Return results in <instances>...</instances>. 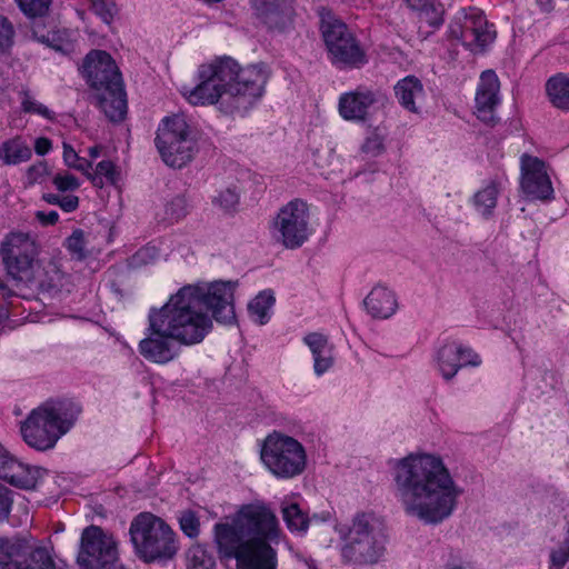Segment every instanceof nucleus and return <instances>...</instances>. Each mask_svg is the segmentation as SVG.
<instances>
[{"label":"nucleus","instance_id":"obj_1","mask_svg":"<svg viewBox=\"0 0 569 569\" xmlns=\"http://www.w3.org/2000/svg\"><path fill=\"white\" fill-rule=\"evenodd\" d=\"M231 282L216 281L208 287L184 286L160 308L149 311V336L140 341V353L156 363L176 358L179 346L200 343L212 329L210 309L218 322L234 318Z\"/></svg>","mask_w":569,"mask_h":569},{"label":"nucleus","instance_id":"obj_2","mask_svg":"<svg viewBox=\"0 0 569 569\" xmlns=\"http://www.w3.org/2000/svg\"><path fill=\"white\" fill-rule=\"evenodd\" d=\"M395 480L406 513L426 523L448 518L460 493L441 458L433 455L401 459Z\"/></svg>","mask_w":569,"mask_h":569},{"label":"nucleus","instance_id":"obj_3","mask_svg":"<svg viewBox=\"0 0 569 569\" xmlns=\"http://www.w3.org/2000/svg\"><path fill=\"white\" fill-rule=\"evenodd\" d=\"M278 521L262 501L243 505L224 522L216 523L219 553L236 558L238 569H276V551L269 540L277 537Z\"/></svg>","mask_w":569,"mask_h":569},{"label":"nucleus","instance_id":"obj_4","mask_svg":"<svg viewBox=\"0 0 569 569\" xmlns=\"http://www.w3.org/2000/svg\"><path fill=\"white\" fill-rule=\"evenodd\" d=\"M84 74L94 90L93 99L106 117L113 122L127 114V94L121 73L112 57L102 50H92L83 63Z\"/></svg>","mask_w":569,"mask_h":569},{"label":"nucleus","instance_id":"obj_5","mask_svg":"<svg viewBox=\"0 0 569 569\" xmlns=\"http://www.w3.org/2000/svg\"><path fill=\"white\" fill-rule=\"evenodd\" d=\"M199 77H211L222 89L238 92L234 100L240 108H246L253 99L259 98L268 80L262 67L250 66L241 69L236 60L228 57L202 64Z\"/></svg>","mask_w":569,"mask_h":569},{"label":"nucleus","instance_id":"obj_6","mask_svg":"<svg viewBox=\"0 0 569 569\" xmlns=\"http://www.w3.org/2000/svg\"><path fill=\"white\" fill-rule=\"evenodd\" d=\"M341 553L357 565L377 563L385 553L387 536L383 520L373 512H360L352 519Z\"/></svg>","mask_w":569,"mask_h":569},{"label":"nucleus","instance_id":"obj_7","mask_svg":"<svg viewBox=\"0 0 569 569\" xmlns=\"http://www.w3.org/2000/svg\"><path fill=\"white\" fill-rule=\"evenodd\" d=\"M130 535L137 555L144 562L170 560L179 549L172 528L150 512H142L134 518Z\"/></svg>","mask_w":569,"mask_h":569},{"label":"nucleus","instance_id":"obj_8","mask_svg":"<svg viewBox=\"0 0 569 569\" xmlns=\"http://www.w3.org/2000/svg\"><path fill=\"white\" fill-rule=\"evenodd\" d=\"M70 427L71 421L62 417L61 409L53 402H46L30 412L21 425V433L30 447L48 450Z\"/></svg>","mask_w":569,"mask_h":569},{"label":"nucleus","instance_id":"obj_9","mask_svg":"<svg viewBox=\"0 0 569 569\" xmlns=\"http://www.w3.org/2000/svg\"><path fill=\"white\" fill-rule=\"evenodd\" d=\"M320 30L331 62L341 67H358L365 62V52L346 23L330 10L319 9Z\"/></svg>","mask_w":569,"mask_h":569},{"label":"nucleus","instance_id":"obj_10","mask_svg":"<svg viewBox=\"0 0 569 569\" xmlns=\"http://www.w3.org/2000/svg\"><path fill=\"white\" fill-rule=\"evenodd\" d=\"M306 459L302 445L292 437L273 432L263 441L261 460L277 477L292 478L301 473Z\"/></svg>","mask_w":569,"mask_h":569},{"label":"nucleus","instance_id":"obj_11","mask_svg":"<svg viewBox=\"0 0 569 569\" xmlns=\"http://www.w3.org/2000/svg\"><path fill=\"white\" fill-rule=\"evenodd\" d=\"M157 149L163 162L172 168H182L196 153V142L190 138L189 126L182 116L163 120L156 137Z\"/></svg>","mask_w":569,"mask_h":569},{"label":"nucleus","instance_id":"obj_12","mask_svg":"<svg viewBox=\"0 0 569 569\" xmlns=\"http://www.w3.org/2000/svg\"><path fill=\"white\" fill-rule=\"evenodd\" d=\"M117 547L113 539L99 527L83 530L78 563L81 569H117Z\"/></svg>","mask_w":569,"mask_h":569},{"label":"nucleus","instance_id":"obj_13","mask_svg":"<svg viewBox=\"0 0 569 569\" xmlns=\"http://www.w3.org/2000/svg\"><path fill=\"white\" fill-rule=\"evenodd\" d=\"M39 247L24 232H11L2 244V257L8 274L14 280L28 279L29 269L38 261Z\"/></svg>","mask_w":569,"mask_h":569},{"label":"nucleus","instance_id":"obj_14","mask_svg":"<svg viewBox=\"0 0 569 569\" xmlns=\"http://www.w3.org/2000/svg\"><path fill=\"white\" fill-rule=\"evenodd\" d=\"M308 207L303 201L293 200L283 206L273 222L279 233L278 241L288 249L302 246L308 238Z\"/></svg>","mask_w":569,"mask_h":569},{"label":"nucleus","instance_id":"obj_15","mask_svg":"<svg viewBox=\"0 0 569 569\" xmlns=\"http://www.w3.org/2000/svg\"><path fill=\"white\" fill-rule=\"evenodd\" d=\"M520 186L522 192L531 199L550 200L553 194L545 162L527 153L521 157Z\"/></svg>","mask_w":569,"mask_h":569},{"label":"nucleus","instance_id":"obj_16","mask_svg":"<svg viewBox=\"0 0 569 569\" xmlns=\"http://www.w3.org/2000/svg\"><path fill=\"white\" fill-rule=\"evenodd\" d=\"M452 39L461 40L467 47L483 49L496 38V32L488 28L481 13L471 12L463 14V22L457 19L449 27Z\"/></svg>","mask_w":569,"mask_h":569},{"label":"nucleus","instance_id":"obj_17","mask_svg":"<svg viewBox=\"0 0 569 569\" xmlns=\"http://www.w3.org/2000/svg\"><path fill=\"white\" fill-rule=\"evenodd\" d=\"M199 78L200 83L188 93H184L191 104L204 106L219 103L220 109L226 113H232L241 109L239 103L234 100L238 92H233L232 89H222L211 77Z\"/></svg>","mask_w":569,"mask_h":569},{"label":"nucleus","instance_id":"obj_18","mask_svg":"<svg viewBox=\"0 0 569 569\" xmlns=\"http://www.w3.org/2000/svg\"><path fill=\"white\" fill-rule=\"evenodd\" d=\"M46 470L39 467H31L18 461L0 443V478L10 485L22 488L33 489Z\"/></svg>","mask_w":569,"mask_h":569},{"label":"nucleus","instance_id":"obj_19","mask_svg":"<svg viewBox=\"0 0 569 569\" xmlns=\"http://www.w3.org/2000/svg\"><path fill=\"white\" fill-rule=\"evenodd\" d=\"M500 83L497 74L487 70L480 77V83L476 94V114L487 124H495V109L499 103Z\"/></svg>","mask_w":569,"mask_h":569},{"label":"nucleus","instance_id":"obj_20","mask_svg":"<svg viewBox=\"0 0 569 569\" xmlns=\"http://www.w3.org/2000/svg\"><path fill=\"white\" fill-rule=\"evenodd\" d=\"M29 272L28 279H19L18 281L34 286L43 292L58 291L63 286V273L53 261L38 260L29 269Z\"/></svg>","mask_w":569,"mask_h":569},{"label":"nucleus","instance_id":"obj_21","mask_svg":"<svg viewBox=\"0 0 569 569\" xmlns=\"http://www.w3.org/2000/svg\"><path fill=\"white\" fill-rule=\"evenodd\" d=\"M440 371L445 379H451L465 365H478L477 356L471 350L457 345H446L438 353Z\"/></svg>","mask_w":569,"mask_h":569},{"label":"nucleus","instance_id":"obj_22","mask_svg":"<svg viewBox=\"0 0 569 569\" xmlns=\"http://www.w3.org/2000/svg\"><path fill=\"white\" fill-rule=\"evenodd\" d=\"M256 17L269 30L284 31L291 27L293 22V7L291 0L277 2L268 8H260L254 10Z\"/></svg>","mask_w":569,"mask_h":569},{"label":"nucleus","instance_id":"obj_23","mask_svg":"<svg viewBox=\"0 0 569 569\" xmlns=\"http://www.w3.org/2000/svg\"><path fill=\"white\" fill-rule=\"evenodd\" d=\"M376 101L371 91H356L343 94L339 101L340 114L347 120L365 119L368 108Z\"/></svg>","mask_w":569,"mask_h":569},{"label":"nucleus","instance_id":"obj_24","mask_svg":"<svg viewBox=\"0 0 569 569\" xmlns=\"http://www.w3.org/2000/svg\"><path fill=\"white\" fill-rule=\"evenodd\" d=\"M365 306L373 318L386 319L395 313L397 301L391 291L377 286L366 297Z\"/></svg>","mask_w":569,"mask_h":569},{"label":"nucleus","instance_id":"obj_25","mask_svg":"<svg viewBox=\"0 0 569 569\" xmlns=\"http://www.w3.org/2000/svg\"><path fill=\"white\" fill-rule=\"evenodd\" d=\"M423 87L420 80L413 76H408L395 86V93L399 103L408 111L417 113L418 107L416 100L422 96Z\"/></svg>","mask_w":569,"mask_h":569},{"label":"nucleus","instance_id":"obj_26","mask_svg":"<svg viewBox=\"0 0 569 569\" xmlns=\"http://www.w3.org/2000/svg\"><path fill=\"white\" fill-rule=\"evenodd\" d=\"M546 93L549 102L556 109L569 111V76L557 73L546 82Z\"/></svg>","mask_w":569,"mask_h":569},{"label":"nucleus","instance_id":"obj_27","mask_svg":"<svg viewBox=\"0 0 569 569\" xmlns=\"http://www.w3.org/2000/svg\"><path fill=\"white\" fill-rule=\"evenodd\" d=\"M31 154L32 151L30 147L19 137L3 142L0 147V159L6 164H17L28 161Z\"/></svg>","mask_w":569,"mask_h":569},{"label":"nucleus","instance_id":"obj_28","mask_svg":"<svg viewBox=\"0 0 569 569\" xmlns=\"http://www.w3.org/2000/svg\"><path fill=\"white\" fill-rule=\"evenodd\" d=\"M30 547L24 539L0 537V557L4 561L20 563V558L27 557Z\"/></svg>","mask_w":569,"mask_h":569},{"label":"nucleus","instance_id":"obj_29","mask_svg":"<svg viewBox=\"0 0 569 569\" xmlns=\"http://www.w3.org/2000/svg\"><path fill=\"white\" fill-rule=\"evenodd\" d=\"M273 303V295L270 291H263L249 303L248 310L256 322L264 325L269 319L268 312Z\"/></svg>","mask_w":569,"mask_h":569},{"label":"nucleus","instance_id":"obj_30","mask_svg":"<svg viewBox=\"0 0 569 569\" xmlns=\"http://www.w3.org/2000/svg\"><path fill=\"white\" fill-rule=\"evenodd\" d=\"M187 569H214L216 560L208 550L196 545L188 549L186 553Z\"/></svg>","mask_w":569,"mask_h":569},{"label":"nucleus","instance_id":"obj_31","mask_svg":"<svg viewBox=\"0 0 569 569\" xmlns=\"http://www.w3.org/2000/svg\"><path fill=\"white\" fill-rule=\"evenodd\" d=\"M282 516L288 528L292 531L303 532L308 528V517L298 503H290L282 507Z\"/></svg>","mask_w":569,"mask_h":569},{"label":"nucleus","instance_id":"obj_32","mask_svg":"<svg viewBox=\"0 0 569 569\" xmlns=\"http://www.w3.org/2000/svg\"><path fill=\"white\" fill-rule=\"evenodd\" d=\"M103 178L107 182L116 184L119 173L112 161L103 160L97 164L94 173H88V179L91 180L94 187L102 188L104 184Z\"/></svg>","mask_w":569,"mask_h":569},{"label":"nucleus","instance_id":"obj_33","mask_svg":"<svg viewBox=\"0 0 569 569\" xmlns=\"http://www.w3.org/2000/svg\"><path fill=\"white\" fill-rule=\"evenodd\" d=\"M66 247L73 258L83 260L92 253V249L88 248V240L82 230L77 229L66 240Z\"/></svg>","mask_w":569,"mask_h":569},{"label":"nucleus","instance_id":"obj_34","mask_svg":"<svg viewBox=\"0 0 569 569\" xmlns=\"http://www.w3.org/2000/svg\"><path fill=\"white\" fill-rule=\"evenodd\" d=\"M497 184L491 182L475 194V204L482 214L488 216L497 204Z\"/></svg>","mask_w":569,"mask_h":569},{"label":"nucleus","instance_id":"obj_35","mask_svg":"<svg viewBox=\"0 0 569 569\" xmlns=\"http://www.w3.org/2000/svg\"><path fill=\"white\" fill-rule=\"evenodd\" d=\"M22 569H56V565L46 548H36L27 555Z\"/></svg>","mask_w":569,"mask_h":569},{"label":"nucleus","instance_id":"obj_36","mask_svg":"<svg viewBox=\"0 0 569 569\" xmlns=\"http://www.w3.org/2000/svg\"><path fill=\"white\" fill-rule=\"evenodd\" d=\"M569 560V530L556 548L550 551V569H561Z\"/></svg>","mask_w":569,"mask_h":569},{"label":"nucleus","instance_id":"obj_37","mask_svg":"<svg viewBox=\"0 0 569 569\" xmlns=\"http://www.w3.org/2000/svg\"><path fill=\"white\" fill-rule=\"evenodd\" d=\"M20 10L30 18L43 17L48 13L51 0H17Z\"/></svg>","mask_w":569,"mask_h":569},{"label":"nucleus","instance_id":"obj_38","mask_svg":"<svg viewBox=\"0 0 569 569\" xmlns=\"http://www.w3.org/2000/svg\"><path fill=\"white\" fill-rule=\"evenodd\" d=\"M21 94V108L23 112L37 113L46 119L53 118V113L44 104L36 101L29 91H23Z\"/></svg>","mask_w":569,"mask_h":569},{"label":"nucleus","instance_id":"obj_39","mask_svg":"<svg viewBox=\"0 0 569 569\" xmlns=\"http://www.w3.org/2000/svg\"><path fill=\"white\" fill-rule=\"evenodd\" d=\"M181 530L190 538L199 533L200 522L196 513L191 510L183 511L179 518Z\"/></svg>","mask_w":569,"mask_h":569},{"label":"nucleus","instance_id":"obj_40","mask_svg":"<svg viewBox=\"0 0 569 569\" xmlns=\"http://www.w3.org/2000/svg\"><path fill=\"white\" fill-rule=\"evenodd\" d=\"M166 213L172 220H179L187 216L188 203L184 197L177 196L172 198L166 206Z\"/></svg>","mask_w":569,"mask_h":569},{"label":"nucleus","instance_id":"obj_41","mask_svg":"<svg viewBox=\"0 0 569 569\" xmlns=\"http://www.w3.org/2000/svg\"><path fill=\"white\" fill-rule=\"evenodd\" d=\"M305 342L309 347L313 356L320 353H328V351L330 350L328 346V338L322 333H309L305 337Z\"/></svg>","mask_w":569,"mask_h":569},{"label":"nucleus","instance_id":"obj_42","mask_svg":"<svg viewBox=\"0 0 569 569\" xmlns=\"http://www.w3.org/2000/svg\"><path fill=\"white\" fill-rule=\"evenodd\" d=\"M14 29L12 23L0 14V52L9 49L13 43Z\"/></svg>","mask_w":569,"mask_h":569},{"label":"nucleus","instance_id":"obj_43","mask_svg":"<svg viewBox=\"0 0 569 569\" xmlns=\"http://www.w3.org/2000/svg\"><path fill=\"white\" fill-rule=\"evenodd\" d=\"M92 7L94 12L99 14L106 23H110L116 11V6L112 0H92Z\"/></svg>","mask_w":569,"mask_h":569},{"label":"nucleus","instance_id":"obj_44","mask_svg":"<svg viewBox=\"0 0 569 569\" xmlns=\"http://www.w3.org/2000/svg\"><path fill=\"white\" fill-rule=\"evenodd\" d=\"M59 191H72L79 188L78 179L68 172L57 173L52 180Z\"/></svg>","mask_w":569,"mask_h":569},{"label":"nucleus","instance_id":"obj_45","mask_svg":"<svg viewBox=\"0 0 569 569\" xmlns=\"http://www.w3.org/2000/svg\"><path fill=\"white\" fill-rule=\"evenodd\" d=\"M238 200V193L234 189L231 188H227L226 190L221 191L218 197L214 198V202L226 211L233 209L237 206Z\"/></svg>","mask_w":569,"mask_h":569},{"label":"nucleus","instance_id":"obj_46","mask_svg":"<svg viewBox=\"0 0 569 569\" xmlns=\"http://www.w3.org/2000/svg\"><path fill=\"white\" fill-rule=\"evenodd\" d=\"M158 254V251L153 247L142 248L137 251L130 260L132 267H141L151 262Z\"/></svg>","mask_w":569,"mask_h":569},{"label":"nucleus","instance_id":"obj_47","mask_svg":"<svg viewBox=\"0 0 569 569\" xmlns=\"http://www.w3.org/2000/svg\"><path fill=\"white\" fill-rule=\"evenodd\" d=\"M362 152L370 157H376L383 151L382 139L378 134L368 137L361 147Z\"/></svg>","mask_w":569,"mask_h":569},{"label":"nucleus","instance_id":"obj_48","mask_svg":"<svg viewBox=\"0 0 569 569\" xmlns=\"http://www.w3.org/2000/svg\"><path fill=\"white\" fill-rule=\"evenodd\" d=\"M315 358V372L317 375H322L326 372L331 366H332V356L331 350L328 351V353H320L317 356H313Z\"/></svg>","mask_w":569,"mask_h":569},{"label":"nucleus","instance_id":"obj_49","mask_svg":"<svg viewBox=\"0 0 569 569\" xmlns=\"http://www.w3.org/2000/svg\"><path fill=\"white\" fill-rule=\"evenodd\" d=\"M10 490L0 483V519L7 518L11 507Z\"/></svg>","mask_w":569,"mask_h":569},{"label":"nucleus","instance_id":"obj_50","mask_svg":"<svg viewBox=\"0 0 569 569\" xmlns=\"http://www.w3.org/2000/svg\"><path fill=\"white\" fill-rule=\"evenodd\" d=\"M48 173L46 162L40 161L28 169V178L30 182H37L40 178Z\"/></svg>","mask_w":569,"mask_h":569},{"label":"nucleus","instance_id":"obj_51","mask_svg":"<svg viewBox=\"0 0 569 569\" xmlns=\"http://www.w3.org/2000/svg\"><path fill=\"white\" fill-rule=\"evenodd\" d=\"M63 160H64V163L72 168L73 164L79 161V156L78 153L73 150V148L68 144L67 142H63Z\"/></svg>","mask_w":569,"mask_h":569},{"label":"nucleus","instance_id":"obj_52","mask_svg":"<svg viewBox=\"0 0 569 569\" xmlns=\"http://www.w3.org/2000/svg\"><path fill=\"white\" fill-rule=\"evenodd\" d=\"M79 206V198L77 196L61 197L59 207L67 212L76 210Z\"/></svg>","mask_w":569,"mask_h":569},{"label":"nucleus","instance_id":"obj_53","mask_svg":"<svg viewBox=\"0 0 569 569\" xmlns=\"http://www.w3.org/2000/svg\"><path fill=\"white\" fill-rule=\"evenodd\" d=\"M36 217L43 226H50L58 221L59 214L57 211H50L48 213L43 211H37Z\"/></svg>","mask_w":569,"mask_h":569},{"label":"nucleus","instance_id":"obj_54","mask_svg":"<svg viewBox=\"0 0 569 569\" xmlns=\"http://www.w3.org/2000/svg\"><path fill=\"white\" fill-rule=\"evenodd\" d=\"M51 149V141L48 138L40 137L36 139L34 150L38 154L43 156Z\"/></svg>","mask_w":569,"mask_h":569},{"label":"nucleus","instance_id":"obj_55","mask_svg":"<svg viewBox=\"0 0 569 569\" xmlns=\"http://www.w3.org/2000/svg\"><path fill=\"white\" fill-rule=\"evenodd\" d=\"M72 168L83 172L88 177V173H91L89 170L92 168V163L79 157V161H77Z\"/></svg>","mask_w":569,"mask_h":569},{"label":"nucleus","instance_id":"obj_56","mask_svg":"<svg viewBox=\"0 0 569 569\" xmlns=\"http://www.w3.org/2000/svg\"><path fill=\"white\" fill-rule=\"evenodd\" d=\"M406 2L410 8L421 10L427 6L428 0H406Z\"/></svg>","mask_w":569,"mask_h":569},{"label":"nucleus","instance_id":"obj_57","mask_svg":"<svg viewBox=\"0 0 569 569\" xmlns=\"http://www.w3.org/2000/svg\"><path fill=\"white\" fill-rule=\"evenodd\" d=\"M0 569H22L21 563H16L14 561H4L0 557Z\"/></svg>","mask_w":569,"mask_h":569},{"label":"nucleus","instance_id":"obj_58","mask_svg":"<svg viewBox=\"0 0 569 569\" xmlns=\"http://www.w3.org/2000/svg\"><path fill=\"white\" fill-rule=\"evenodd\" d=\"M43 199L50 204H60L61 197L52 193H48L43 196Z\"/></svg>","mask_w":569,"mask_h":569},{"label":"nucleus","instance_id":"obj_59","mask_svg":"<svg viewBox=\"0 0 569 569\" xmlns=\"http://www.w3.org/2000/svg\"><path fill=\"white\" fill-rule=\"evenodd\" d=\"M89 154L91 158H97L100 154V148L99 147H92L89 149Z\"/></svg>","mask_w":569,"mask_h":569},{"label":"nucleus","instance_id":"obj_60","mask_svg":"<svg viewBox=\"0 0 569 569\" xmlns=\"http://www.w3.org/2000/svg\"><path fill=\"white\" fill-rule=\"evenodd\" d=\"M551 1L552 0H537V2L543 8H547Z\"/></svg>","mask_w":569,"mask_h":569},{"label":"nucleus","instance_id":"obj_61","mask_svg":"<svg viewBox=\"0 0 569 569\" xmlns=\"http://www.w3.org/2000/svg\"><path fill=\"white\" fill-rule=\"evenodd\" d=\"M3 317H6V312H4V310H3V309H0V320H1Z\"/></svg>","mask_w":569,"mask_h":569},{"label":"nucleus","instance_id":"obj_62","mask_svg":"<svg viewBox=\"0 0 569 569\" xmlns=\"http://www.w3.org/2000/svg\"><path fill=\"white\" fill-rule=\"evenodd\" d=\"M455 569H462V568H461V567H459V568H455Z\"/></svg>","mask_w":569,"mask_h":569}]
</instances>
